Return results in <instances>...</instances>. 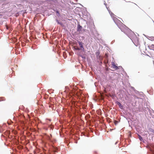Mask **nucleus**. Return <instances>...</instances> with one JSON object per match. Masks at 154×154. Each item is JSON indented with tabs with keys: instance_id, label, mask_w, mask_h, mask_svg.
Returning a JSON list of instances; mask_svg holds the SVG:
<instances>
[{
	"instance_id": "obj_1",
	"label": "nucleus",
	"mask_w": 154,
	"mask_h": 154,
	"mask_svg": "<svg viewBox=\"0 0 154 154\" xmlns=\"http://www.w3.org/2000/svg\"><path fill=\"white\" fill-rule=\"evenodd\" d=\"M113 20L115 23L119 27L121 30L122 32H124L126 34L127 32H130L131 30L127 27L125 25L122 23L116 17H114L113 18Z\"/></svg>"
},
{
	"instance_id": "obj_2",
	"label": "nucleus",
	"mask_w": 154,
	"mask_h": 154,
	"mask_svg": "<svg viewBox=\"0 0 154 154\" xmlns=\"http://www.w3.org/2000/svg\"><path fill=\"white\" fill-rule=\"evenodd\" d=\"M78 42L80 46V48H81V49L82 50H84V48L83 45V43L80 41H78Z\"/></svg>"
},
{
	"instance_id": "obj_3",
	"label": "nucleus",
	"mask_w": 154,
	"mask_h": 154,
	"mask_svg": "<svg viewBox=\"0 0 154 154\" xmlns=\"http://www.w3.org/2000/svg\"><path fill=\"white\" fill-rule=\"evenodd\" d=\"M148 39H149L150 40H151V41H154V37H153V36L149 37Z\"/></svg>"
},
{
	"instance_id": "obj_4",
	"label": "nucleus",
	"mask_w": 154,
	"mask_h": 154,
	"mask_svg": "<svg viewBox=\"0 0 154 154\" xmlns=\"http://www.w3.org/2000/svg\"><path fill=\"white\" fill-rule=\"evenodd\" d=\"M117 103L119 106L120 108L122 109V106L121 104V103L119 102H117Z\"/></svg>"
},
{
	"instance_id": "obj_5",
	"label": "nucleus",
	"mask_w": 154,
	"mask_h": 154,
	"mask_svg": "<svg viewBox=\"0 0 154 154\" xmlns=\"http://www.w3.org/2000/svg\"><path fill=\"white\" fill-rule=\"evenodd\" d=\"M74 48L75 50H79L80 49L77 46H74Z\"/></svg>"
},
{
	"instance_id": "obj_6",
	"label": "nucleus",
	"mask_w": 154,
	"mask_h": 154,
	"mask_svg": "<svg viewBox=\"0 0 154 154\" xmlns=\"http://www.w3.org/2000/svg\"><path fill=\"white\" fill-rule=\"evenodd\" d=\"M112 67L113 68L115 69H117L118 68V67L117 66H116V65H115L114 64H113L112 65Z\"/></svg>"
},
{
	"instance_id": "obj_7",
	"label": "nucleus",
	"mask_w": 154,
	"mask_h": 154,
	"mask_svg": "<svg viewBox=\"0 0 154 154\" xmlns=\"http://www.w3.org/2000/svg\"><path fill=\"white\" fill-rule=\"evenodd\" d=\"M150 48L151 49H153L154 50V44H152L150 46Z\"/></svg>"
},
{
	"instance_id": "obj_8",
	"label": "nucleus",
	"mask_w": 154,
	"mask_h": 154,
	"mask_svg": "<svg viewBox=\"0 0 154 154\" xmlns=\"http://www.w3.org/2000/svg\"><path fill=\"white\" fill-rule=\"evenodd\" d=\"M139 137V138L140 139V140L141 141H142L143 140L142 137L138 135Z\"/></svg>"
},
{
	"instance_id": "obj_9",
	"label": "nucleus",
	"mask_w": 154,
	"mask_h": 154,
	"mask_svg": "<svg viewBox=\"0 0 154 154\" xmlns=\"http://www.w3.org/2000/svg\"><path fill=\"white\" fill-rule=\"evenodd\" d=\"M5 100V99L4 97H1L0 98V101H4Z\"/></svg>"
},
{
	"instance_id": "obj_10",
	"label": "nucleus",
	"mask_w": 154,
	"mask_h": 154,
	"mask_svg": "<svg viewBox=\"0 0 154 154\" xmlns=\"http://www.w3.org/2000/svg\"><path fill=\"white\" fill-rule=\"evenodd\" d=\"M109 13H110V15H111V16L112 17H113L114 16V14L112 12H111V13L109 12Z\"/></svg>"
},
{
	"instance_id": "obj_11",
	"label": "nucleus",
	"mask_w": 154,
	"mask_h": 154,
	"mask_svg": "<svg viewBox=\"0 0 154 154\" xmlns=\"http://www.w3.org/2000/svg\"><path fill=\"white\" fill-rule=\"evenodd\" d=\"M118 123V122L116 121H115L114 122V123H115V125L117 124Z\"/></svg>"
},
{
	"instance_id": "obj_12",
	"label": "nucleus",
	"mask_w": 154,
	"mask_h": 154,
	"mask_svg": "<svg viewBox=\"0 0 154 154\" xmlns=\"http://www.w3.org/2000/svg\"><path fill=\"white\" fill-rule=\"evenodd\" d=\"M6 27L7 29H8L9 28L8 26L7 25H6Z\"/></svg>"
},
{
	"instance_id": "obj_13",
	"label": "nucleus",
	"mask_w": 154,
	"mask_h": 154,
	"mask_svg": "<svg viewBox=\"0 0 154 154\" xmlns=\"http://www.w3.org/2000/svg\"><path fill=\"white\" fill-rule=\"evenodd\" d=\"M56 13H57L58 14H59V11H56Z\"/></svg>"
},
{
	"instance_id": "obj_14",
	"label": "nucleus",
	"mask_w": 154,
	"mask_h": 154,
	"mask_svg": "<svg viewBox=\"0 0 154 154\" xmlns=\"http://www.w3.org/2000/svg\"><path fill=\"white\" fill-rule=\"evenodd\" d=\"M57 23H59V22L58 21V20H57Z\"/></svg>"
},
{
	"instance_id": "obj_15",
	"label": "nucleus",
	"mask_w": 154,
	"mask_h": 154,
	"mask_svg": "<svg viewBox=\"0 0 154 154\" xmlns=\"http://www.w3.org/2000/svg\"><path fill=\"white\" fill-rule=\"evenodd\" d=\"M152 132H153V133H154V130H152Z\"/></svg>"
}]
</instances>
